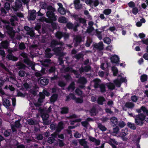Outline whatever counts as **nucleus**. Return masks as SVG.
Here are the masks:
<instances>
[{"label": "nucleus", "mask_w": 148, "mask_h": 148, "mask_svg": "<svg viewBox=\"0 0 148 148\" xmlns=\"http://www.w3.org/2000/svg\"><path fill=\"white\" fill-rule=\"evenodd\" d=\"M40 6L42 9H47L48 11L46 13L47 16L49 18L51 19L45 17H42L39 19L40 21H45L47 23H50L51 22V20L53 21H55L56 20V16L53 13L55 9L53 7L51 6L48 5L46 3L44 2H40Z\"/></svg>", "instance_id": "obj_1"}, {"label": "nucleus", "mask_w": 148, "mask_h": 148, "mask_svg": "<svg viewBox=\"0 0 148 148\" xmlns=\"http://www.w3.org/2000/svg\"><path fill=\"white\" fill-rule=\"evenodd\" d=\"M49 95V93L46 90H44L42 92L40 93V97L38 100V103H36L34 101L33 102V103L36 106H39L40 105V103L42 102L43 101V99L45 98V95L47 96H48Z\"/></svg>", "instance_id": "obj_2"}, {"label": "nucleus", "mask_w": 148, "mask_h": 148, "mask_svg": "<svg viewBox=\"0 0 148 148\" xmlns=\"http://www.w3.org/2000/svg\"><path fill=\"white\" fill-rule=\"evenodd\" d=\"M62 42H58L53 40H52L51 43V47H55L53 49V50L55 52V54L56 55L61 56V50H60V48L56 47V46L58 45H62Z\"/></svg>", "instance_id": "obj_3"}, {"label": "nucleus", "mask_w": 148, "mask_h": 148, "mask_svg": "<svg viewBox=\"0 0 148 148\" xmlns=\"http://www.w3.org/2000/svg\"><path fill=\"white\" fill-rule=\"evenodd\" d=\"M135 120L136 124L139 125L142 124L144 120L148 123V118L146 117L142 114H140L137 116Z\"/></svg>", "instance_id": "obj_4"}, {"label": "nucleus", "mask_w": 148, "mask_h": 148, "mask_svg": "<svg viewBox=\"0 0 148 148\" xmlns=\"http://www.w3.org/2000/svg\"><path fill=\"white\" fill-rule=\"evenodd\" d=\"M21 55L24 58V62L27 65H28L29 66H31L32 69L34 70L35 68L34 67V65L33 63L30 61L29 59L27 58V54L25 53H22Z\"/></svg>", "instance_id": "obj_5"}, {"label": "nucleus", "mask_w": 148, "mask_h": 148, "mask_svg": "<svg viewBox=\"0 0 148 148\" xmlns=\"http://www.w3.org/2000/svg\"><path fill=\"white\" fill-rule=\"evenodd\" d=\"M50 128L52 130H56L57 132H59L64 128L63 123L62 122H60L57 126L54 124H51Z\"/></svg>", "instance_id": "obj_6"}, {"label": "nucleus", "mask_w": 148, "mask_h": 148, "mask_svg": "<svg viewBox=\"0 0 148 148\" xmlns=\"http://www.w3.org/2000/svg\"><path fill=\"white\" fill-rule=\"evenodd\" d=\"M88 33L92 35L96 34L99 40L102 39V38L100 33L97 30H95L93 27L89 28L88 30Z\"/></svg>", "instance_id": "obj_7"}, {"label": "nucleus", "mask_w": 148, "mask_h": 148, "mask_svg": "<svg viewBox=\"0 0 148 148\" xmlns=\"http://www.w3.org/2000/svg\"><path fill=\"white\" fill-rule=\"evenodd\" d=\"M85 2L91 6L96 7L99 4L98 0H85Z\"/></svg>", "instance_id": "obj_8"}, {"label": "nucleus", "mask_w": 148, "mask_h": 148, "mask_svg": "<svg viewBox=\"0 0 148 148\" xmlns=\"http://www.w3.org/2000/svg\"><path fill=\"white\" fill-rule=\"evenodd\" d=\"M126 81V80L125 78L121 77L120 79L118 78L114 80V82L116 86L119 87L122 82H125Z\"/></svg>", "instance_id": "obj_9"}, {"label": "nucleus", "mask_w": 148, "mask_h": 148, "mask_svg": "<svg viewBox=\"0 0 148 148\" xmlns=\"http://www.w3.org/2000/svg\"><path fill=\"white\" fill-rule=\"evenodd\" d=\"M56 37L59 38L60 39L63 36L65 39H67L69 37V35L68 34H62L60 32H58L56 34Z\"/></svg>", "instance_id": "obj_10"}, {"label": "nucleus", "mask_w": 148, "mask_h": 148, "mask_svg": "<svg viewBox=\"0 0 148 148\" xmlns=\"http://www.w3.org/2000/svg\"><path fill=\"white\" fill-rule=\"evenodd\" d=\"M128 130L127 128L123 129L121 131V136L122 139L124 140H127V138L125 136L128 134Z\"/></svg>", "instance_id": "obj_11"}, {"label": "nucleus", "mask_w": 148, "mask_h": 148, "mask_svg": "<svg viewBox=\"0 0 148 148\" xmlns=\"http://www.w3.org/2000/svg\"><path fill=\"white\" fill-rule=\"evenodd\" d=\"M94 49L102 50L103 48V44L102 42H99L98 43H95L93 45Z\"/></svg>", "instance_id": "obj_12"}, {"label": "nucleus", "mask_w": 148, "mask_h": 148, "mask_svg": "<svg viewBox=\"0 0 148 148\" xmlns=\"http://www.w3.org/2000/svg\"><path fill=\"white\" fill-rule=\"evenodd\" d=\"M111 62L112 63L118 64L119 61V58L116 55L112 56L110 58Z\"/></svg>", "instance_id": "obj_13"}, {"label": "nucleus", "mask_w": 148, "mask_h": 148, "mask_svg": "<svg viewBox=\"0 0 148 148\" xmlns=\"http://www.w3.org/2000/svg\"><path fill=\"white\" fill-rule=\"evenodd\" d=\"M36 12L35 10H33L30 12L28 16L29 19L30 20H34L36 18Z\"/></svg>", "instance_id": "obj_14"}, {"label": "nucleus", "mask_w": 148, "mask_h": 148, "mask_svg": "<svg viewBox=\"0 0 148 148\" xmlns=\"http://www.w3.org/2000/svg\"><path fill=\"white\" fill-rule=\"evenodd\" d=\"M79 24L78 23H75L74 26L73 27V24L70 23H68L66 25L67 27L70 29L73 28V30L75 31H77L76 28L79 26Z\"/></svg>", "instance_id": "obj_15"}, {"label": "nucleus", "mask_w": 148, "mask_h": 148, "mask_svg": "<svg viewBox=\"0 0 148 148\" xmlns=\"http://www.w3.org/2000/svg\"><path fill=\"white\" fill-rule=\"evenodd\" d=\"M41 116L43 121L46 120L49 117L48 114L46 113L43 109L42 110L40 111Z\"/></svg>", "instance_id": "obj_16"}, {"label": "nucleus", "mask_w": 148, "mask_h": 148, "mask_svg": "<svg viewBox=\"0 0 148 148\" xmlns=\"http://www.w3.org/2000/svg\"><path fill=\"white\" fill-rule=\"evenodd\" d=\"M110 123L111 125L114 126L118 124V119L115 117H113L110 119Z\"/></svg>", "instance_id": "obj_17"}, {"label": "nucleus", "mask_w": 148, "mask_h": 148, "mask_svg": "<svg viewBox=\"0 0 148 148\" xmlns=\"http://www.w3.org/2000/svg\"><path fill=\"white\" fill-rule=\"evenodd\" d=\"M69 97V98L75 100L77 103H82L83 101V100L82 99L80 98H76L73 94H70Z\"/></svg>", "instance_id": "obj_18"}, {"label": "nucleus", "mask_w": 148, "mask_h": 148, "mask_svg": "<svg viewBox=\"0 0 148 148\" xmlns=\"http://www.w3.org/2000/svg\"><path fill=\"white\" fill-rule=\"evenodd\" d=\"M6 28L8 30V33L12 38L14 37V32L12 28L6 25Z\"/></svg>", "instance_id": "obj_19"}, {"label": "nucleus", "mask_w": 148, "mask_h": 148, "mask_svg": "<svg viewBox=\"0 0 148 148\" xmlns=\"http://www.w3.org/2000/svg\"><path fill=\"white\" fill-rule=\"evenodd\" d=\"M24 29L26 31H28L27 33V34L29 35L31 37H33L34 36V34L33 31L31 30L28 26H25L24 27Z\"/></svg>", "instance_id": "obj_20"}, {"label": "nucleus", "mask_w": 148, "mask_h": 148, "mask_svg": "<svg viewBox=\"0 0 148 148\" xmlns=\"http://www.w3.org/2000/svg\"><path fill=\"white\" fill-rule=\"evenodd\" d=\"M73 16L76 21H79L80 23H84L86 22V20L84 19L80 18L79 16L74 15Z\"/></svg>", "instance_id": "obj_21"}, {"label": "nucleus", "mask_w": 148, "mask_h": 148, "mask_svg": "<svg viewBox=\"0 0 148 148\" xmlns=\"http://www.w3.org/2000/svg\"><path fill=\"white\" fill-rule=\"evenodd\" d=\"M142 111L145 114H146L147 115L148 114V110L144 106H142L140 109H137L136 110V111L138 113H140L142 112Z\"/></svg>", "instance_id": "obj_22"}, {"label": "nucleus", "mask_w": 148, "mask_h": 148, "mask_svg": "<svg viewBox=\"0 0 148 148\" xmlns=\"http://www.w3.org/2000/svg\"><path fill=\"white\" fill-rule=\"evenodd\" d=\"M76 116L75 115H73L72 116H71L70 117V118L73 119L72 120H71V125H73L74 124L73 122H79L81 121V120L80 119H75L76 118Z\"/></svg>", "instance_id": "obj_23"}, {"label": "nucleus", "mask_w": 148, "mask_h": 148, "mask_svg": "<svg viewBox=\"0 0 148 148\" xmlns=\"http://www.w3.org/2000/svg\"><path fill=\"white\" fill-rule=\"evenodd\" d=\"M52 137L49 138L48 140V142L50 143H52L54 141V138L57 137V134L56 133L51 134Z\"/></svg>", "instance_id": "obj_24"}, {"label": "nucleus", "mask_w": 148, "mask_h": 148, "mask_svg": "<svg viewBox=\"0 0 148 148\" xmlns=\"http://www.w3.org/2000/svg\"><path fill=\"white\" fill-rule=\"evenodd\" d=\"M75 8L76 9H80L82 7V5L80 3L79 0H75L74 1Z\"/></svg>", "instance_id": "obj_25"}, {"label": "nucleus", "mask_w": 148, "mask_h": 148, "mask_svg": "<svg viewBox=\"0 0 148 148\" xmlns=\"http://www.w3.org/2000/svg\"><path fill=\"white\" fill-rule=\"evenodd\" d=\"M40 83L42 85H47L49 83V80L47 78H40Z\"/></svg>", "instance_id": "obj_26"}, {"label": "nucleus", "mask_w": 148, "mask_h": 148, "mask_svg": "<svg viewBox=\"0 0 148 148\" xmlns=\"http://www.w3.org/2000/svg\"><path fill=\"white\" fill-rule=\"evenodd\" d=\"M15 8H13V9L14 11H17L18 8H20L22 6V3L21 1L18 0H16V2H15Z\"/></svg>", "instance_id": "obj_27"}, {"label": "nucleus", "mask_w": 148, "mask_h": 148, "mask_svg": "<svg viewBox=\"0 0 148 148\" xmlns=\"http://www.w3.org/2000/svg\"><path fill=\"white\" fill-rule=\"evenodd\" d=\"M90 140L94 142L95 145H99L100 143V141L98 139H97L94 138L90 136L89 137Z\"/></svg>", "instance_id": "obj_28"}, {"label": "nucleus", "mask_w": 148, "mask_h": 148, "mask_svg": "<svg viewBox=\"0 0 148 148\" xmlns=\"http://www.w3.org/2000/svg\"><path fill=\"white\" fill-rule=\"evenodd\" d=\"M45 73V69H42L40 71H36L35 72V75L37 77H40Z\"/></svg>", "instance_id": "obj_29"}, {"label": "nucleus", "mask_w": 148, "mask_h": 148, "mask_svg": "<svg viewBox=\"0 0 148 148\" xmlns=\"http://www.w3.org/2000/svg\"><path fill=\"white\" fill-rule=\"evenodd\" d=\"M100 81L99 79H94L91 83L94 85V86L95 88H96L98 87L99 84L100 83Z\"/></svg>", "instance_id": "obj_30"}, {"label": "nucleus", "mask_w": 148, "mask_h": 148, "mask_svg": "<svg viewBox=\"0 0 148 148\" xmlns=\"http://www.w3.org/2000/svg\"><path fill=\"white\" fill-rule=\"evenodd\" d=\"M1 44L2 47L5 49L7 48L9 45L8 42L7 41H4L2 42Z\"/></svg>", "instance_id": "obj_31"}, {"label": "nucleus", "mask_w": 148, "mask_h": 148, "mask_svg": "<svg viewBox=\"0 0 148 148\" xmlns=\"http://www.w3.org/2000/svg\"><path fill=\"white\" fill-rule=\"evenodd\" d=\"M105 99L102 97H99L97 100V103L99 104L102 105L103 104V102L105 101Z\"/></svg>", "instance_id": "obj_32"}, {"label": "nucleus", "mask_w": 148, "mask_h": 148, "mask_svg": "<svg viewBox=\"0 0 148 148\" xmlns=\"http://www.w3.org/2000/svg\"><path fill=\"white\" fill-rule=\"evenodd\" d=\"M51 50L50 49L48 48L45 50L46 54L45 55V56L47 58H50L53 55L49 53V52Z\"/></svg>", "instance_id": "obj_33"}, {"label": "nucleus", "mask_w": 148, "mask_h": 148, "mask_svg": "<svg viewBox=\"0 0 148 148\" xmlns=\"http://www.w3.org/2000/svg\"><path fill=\"white\" fill-rule=\"evenodd\" d=\"M58 21L60 23H65L67 22V19L64 17L61 16L59 18Z\"/></svg>", "instance_id": "obj_34"}, {"label": "nucleus", "mask_w": 148, "mask_h": 148, "mask_svg": "<svg viewBox=\"0 0 148 148\" xmlns=\"http://www.w3.org/2000/svg\"><path fill=\"white\" fill-rule=\"evenodd\" d=\"M7 58L9 60L16 61L17 60V58L13 56L11 54H9L7 56Z\"/></svg>", "instance_id": "obj_35"}, {"label": "nucleus", "mask_w": 148, "mask_h": 148, "mask_svg": "<svg viewBox=\"0 0 148 148\" xmlns=\"http://www.w3.org/2000/svg\"><path fill=\"white\" fill-rule=\"evenodd\" d=\"M90 69V67L89 66H86L84 68L82 67L79 70L80 73H82L84 71L87 72Z\"/></svg>", "instance_id": "obj_36"}, {"label": "nucleus", "mask_w": 148, "mask_h": 148, "mask_svg": "<svg viewBox=\"0 0 148 148\" xmlns=\"http://www.w3.org/2000/svg\"><path fill=\"white\" fill-rule=\"evenodd\" d=\"M78 82L82 84H84L87 82V81L85 78L84 77H82L79 79Z\"/></svg>", "instance_id": "obj_37"}, {"label": "nucleus", "mask_w": 148, "mask_h": 148, "mask_svg": "<svg viewBox=\"0 0 148 148\" xmlns=\"http://www.w3.org/2000/svg\"><path fill=\"white\" fill-rule=\"evenodd\" d=\"M79 144L83 146L87 145V142L85 141V139H81L78 140Z\"/></svg>", "instance_id": "obj_38"}, {"label": "nucleus", "mask_w": 148, "mask_h": 148, "mask_svg": "<svg viewBox=\"0 0 148 148\" xmlns=\"http://www.w3.org/2000/svg\"><path fill=\"white\" fill-rule=\"evenodd\" d=\"M10 105L9 101L8 99H5L3 102V105L7 108Z\"/></svg>", "instance_id": "obj_39"}, {"label": "nucleus", "mask_w": 148, "mask_h": 148, "mask_svg": "<svg viewBox=\"0 0 148 148\" xmlns=\"http://www.w3.org/2000/svg\"><path fill=\"white\" fill-rule=\"evenodd\" d=\"M74 86V83L73 82H72L68 88V90L73 91L75 88Z\"/></svg>", "instance_id": "obj_40"}, {"label": "nucleus", "mask_w": 148, "mask_h": 148, "mask_svg": "<svg viewBox=\"0 0 148 148\" xmlns=\"http://www.w3.org/2000/svg\"><path fill=\"white\" fill-rule=\"evenodd\" d=\"M74 40L76 42V44L77 45L81 41V37L79 36H77L74 39ZM75 45L76 46L77 45H76V44H75Z\"/></svg>", "instance_id": "obj_41"}, {"label": "nucleus", "mask_w": 148, "mask_h": 148, "mask_svg": "<svg viewBox=\"0 0 148 148\" xmlns=\"http://www.w3.org/2000/svg\"><path fill=\"white\" fill-rule=\"evenodd\" d=\"M58 12L61 14L64 15L66 14V10L63 8H59L58 9Z\"/></svg>", "instance_id": "obj_42"}, {"label": "nucleus", "mask_w": 148, "mask_h": 148, "mask_svg": "<svg viewBox=\"0 0 148 148\" xmlns=\"http://www.w3.org/2000/svg\"><path fill=\"white\" fill-rule=\"evenodd\" d=\"M127 125L129 127L132 129L135 130L136 129L134 124L130 122H128L127 123Z\"/></svg>", "instance_id": "obj_43"}, {"label": "nucleus", "mask_w": 148, "mask_h": 148, "mask_svg": "<svg viewBox=\"0 0 148 148\" xmlns=\"http://www.w3.org/2000/svg\"><path fill=\"white\" fill-rule=\"evenodd\" d=\"M103 40L104 42L107 44H110L111 41V39L109 37H106L104 38Z\"/></svg>", "instance_id": "obj_44"}, {"label": "nucleus", "mask_w": 148, "mask_h": 148, "mask_svg": "<svg viewBox=\"0 0 148 148\" xmlns=\"http://www.w3.org/2000/svg\"><path fill=\"white\" fill-rule=\"evenodd\" d=\"M58 96L56 94L53 95L50 98V100L51 102H54L57 99Z\"/></svg>", "instance_id": "obj_45"}, {"label": "nucleus", "mask_w": 148, "mask_h": 148, "mask_svg": "<svg viewBox=\"0 0 148 148\" xmlns=\"http://www.w3.org/2000/svg\"><path fill=\"white\" fill-rule=\"evenodd\" d=\"M125 106L127 108H132L134 107V105L133 103H132L128 102L125 104Z\"/></svg>", "instance_id": "obj_46"}, {"label": "nucleus", "mask_w": 148, "mask_h": 148, "mask_svg": "<svg viewBox=\"0 0 148 148\" xmlns=\"http://www.w3.org/2000/svg\"><path fill=\"white\" fill-rule=\"evenodd\" d=\"M50 60L49 59H47L44 61V62L42 63V64L45 66H48V63H50Z\"/></svg>", "instance_id": "obj_47"}, {"label": "nucleus", "mask_w": 148, "mask_h": 148, "mask_svg": "<svg viewBox=\"0 0 148 148\" xmlns=\"http://www.w3.org/2000/svg\"><path fill=\"white\" fill-rule=\"evenodd\" d=\"M15 20H17V18L16 16H14L12 17V18L10 19V21L12 25L14 26L15 25V23L14 22Z\"/></svg>", "instance_id": "obj_48"}, {"label": "nucleus", "mask_w": 148, "mask_h": 148, "mask_svg": "<svg viewBox=\"0 0 148 148\" xmlns=\"http://www.w3.org/2000/svg\"><path fill=\"white\" fill-rule=\"evenodd\" d=\"M147 78V76L146 75H143L141 76L140 79L141 82H144L146 81Z\"/></svg>", "instance_id": "obj_49"}, {"label": "nucleus", "mask_w": 148, "mask_h": 148, "mask_svg": "<svg viewBox=\"0 0 148 148\" xmlns=\"http://www.w3.org/2000/svg\"><path fill=\"white\" fill-rule=\"evenodd\" d=\"M90 114L92 116H94L96 114L95 108L93 107L90 111Z\"/></svg>", "instance_id": "obj_50"}, {"label": "nucleus", "mask_w": 148, "mask_h": 148, "mask_svg": "<svg viewBox=\"0 0 148 148\" xmlns=\"http://www.w3.org/2000/svg\"><path fill=\"white\" fill-rule=\"evenodd\" d=\"M98 127L102 131H105L106 129L105 127L102 125L101 124L99 123L98 125Z\"/></svg>", "instance_id": "obj_51"}, {"label": "nucleus", "mask_w": 148, "mask_h": 148, "mask_svg": "<svg viewBox=\"0 0 148 148\" xmlns=\"http://www.w3.org/2000/svg\"><path fill=\"white\" fill-rule=\"evenodd\" d=\"M112 70L113 72L114 75L116 76L118 71L117 68L113 66L112 67Z\"/></svg>", "instance_id": "obj_52"}, {"label": "nucleus", "mask_w": 148, "mask_h": 148, "mask_svg": "<svg viewBox=\"0 0 148 148\" xmlns=\"http://www.w3.org/2000/svg\"><path fill=\"white\" fill-rule=\"evenodd\" d=\"M107 86L109 89L112 90L114 89L115 87L114 85L112 83H109L107 84Z\"/></svg>", "instance_id": "obj_53"}, {"label": "nucleus", "mask_w": 148, "mask_h": 148, "mask_svg": "<svg viewBox=\"0 0 148 148\" xmlns=\"http://www.w3.org/2000/svg\"><path fill=\"white\" fill-rule=\"evenodd\" d=\"M17 66H19V69H24L25 67V66L21 62H19L17 64Z\"/></svg>", "instance_id": "obj_54"}, {"label": "nucleus", "mask_w": 148, "mask_h": 148, "mask_svg": "<svg viewBox=\"0 0 148 148\" xmlns=\"http://www.w3.org/2000/svg\"><path fill=\"white\" fill-rule=\"evenodd\" d=\"M66 71H71L72 72H73L75 74H77V72L74 70H73L72 69L69 68V67H68L66 69Z\"/></svg>", "instance_id": "obj_55"}, {"label": "nucleus", "mask_w": 148, "mask_h": 148, "mask_svg": "<svg viewBox=\"0 0 148 148\" xmlns=\"http://www.w3.org/2000/svg\"><path fill=\"white\" fill-rule=\"evenodd\" d=\"M68 111V108H62L61 113L62 114H65L67 113Z\"/></svg>", "instance_id": "obj_56"}, {"label": "nucleus", "mask_w": 148, "mask_h": 148, "mask_svg": "<svg viewBox=\"0 0 148 148\" xmlns=\"http://www.w3.org/2000/svg\"><path fill=\"white\" fill-rule=\"evenodd\" d=\"M92 42L91 39L90 38H87L86 42V45L87 47H89L90 46V44Z\"/></svg>", "instance_id": "obj_57"}, {"label": "nucleus", "mask_w": 148, "mask_h": 148, "mask_svg": "<svg viewBox=\"0 0 148 148\" xmlns=\"http://www.w3.org/2000/svg\"><path fill=\"white\" fill-rule=\"evenodd\" d=\"M111 12V10L110 9H107L103 11V13L107 15L109 14Z\"/></svg>", "instance_id": "obj_58"}, {"label": "nucleus", "mask_w": 148, "mask_h": 148, "mask_svg": "<svg viewBox=\"0 0 148 148\" xmlns=\"http://www.w3.org/2000/svg\"><path fill=\"white\" fill-rule=\"evenodd\" d=\"M119 126L121 128H123L126 125L125 123L123 121H120L119 123Z\"/></svg>", "instance_id": "obj_59"}, {"label": "nucleus", "mask_w": 148, "mask_h": 148, "mask_svg": "<svg viewBox=\"0 0 148 148\" xmlns=\"http://www.w3.org/2000/svg\"><path fill=\"white\" fill-rule=\"evenodd\" d=\"M138 11V9L136 7H134L132 9V12L135 15H136L137 14Z\"/></svg>", "instance_id": "obj_60"}, {"label": "nucleus", "mask_w": 148, "mask_h": 148, "mask_svg": "<svg viewBox=\"0 0 148 148\" xmlns=\"http://www.w3.org/2000/svg\"><path fill=\"white\" fill-rule=\"evenodd\" d=\"M129 6L130 8H134L135 6V3L133 1H131L128 3Z\"/></svg>", "instance_id": "obj_61"}, {"label": "nucleus", "mask_w": 148, "mask_h": 148, "mask_svg": "<svg viewBox=\"0 0 148 148\" xmlns=\"http://www.w3.org/2000/svg\"><path fill=\"white\" fill-rule=\"evenodd\" d=\"M101 91L102 92H104L106 90L105 87L103 84H101L100 86Z\"/></svg>", "instance_id": "obj_62"}, {"label": "nucleus", "mask_w": 148, "mask_h": 148, "mask_svg": "<svg viewBox=\"0 0 148 148\" xmlns=\"http://www.w3.org/2000/svg\"><path fill=\"white\" fill-rule=\"evenodd\" d=\"M25 72L24 71L20 70L19 72V75L20 76L23 77L24 76Z\"/></svg>", "instance_id": "obj_63"}, {"label": "nucleus", "mask_w": 148, "mask_h": 148, "mask_svg": "<svg viewBox=\"0 0 148 148\" xmlns=\"http://www.w3.org/2000/svg\"><path fill=\"white\" fill-rule=\"evenodd\" d=\"M119 130V128L118 127H116L113 129V132L116 134L118 133Z\"/></svg>", "instance_id": "obj_64"}]
</instances>
